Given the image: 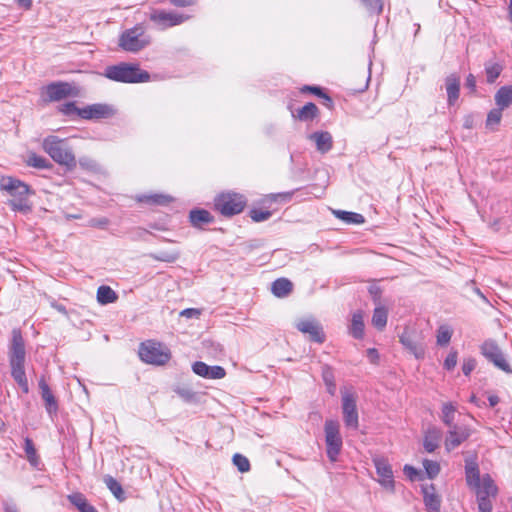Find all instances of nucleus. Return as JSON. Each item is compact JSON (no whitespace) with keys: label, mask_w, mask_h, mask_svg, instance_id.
Masks as SVG:
<instances>
[{"label":"nucleus","mask_w":512,"mask_h":512,"mask_svg":"<svg viewBox=\"0 0 512 512\" xmlns=\"http://www.w3.org/2000/svg\"><path fill=\"white\" fill-rule=\"evenodd\" d=\"M343 421L348 429L357 430L359 416L356 405V395L348 390H341Z\"/></svg>","instance_id":"obj_10"},{"label":"nucleus","mask_w":512,"mask_h":512,"mask_svg":"<svg viewBox=\"0 0 512 512\" xmlns=\"http://www.w3.org/2000/svg\"><path fill=\"white\" fill-rule=\"evenodd\" d=\"M79 512H98L96 508L89 503L86 504L84 507H80Z\"/></svg>","instance_id":"obj_61"},{"label":"nucleus","mask_w":512,"mask_h":512,"mask_svg":"<svg viewBox=\"0 0 512 512\" xmlns=\"http://www.w3.org/2000/svg\"><path fill=\"white\" fill-rule=\"evenodd\" d=\"M465 481L476 496L478 511L492 512L493 500L498 495V487L490 474H480L479 465L475 459L465 460Z\"/></svg>","instance_id":"obj_1"},{"label":"nucleus","mask_w":512,"mask_h":512,"mask_svg":"<svg viewBox=\"0 0 512 512\" xmlns=\"http://www.w3.org/2000/svg\"><path fill=\"white\" fill-rule=\"evenodd\" d=\"M502 110L500 107L492 109L487 116L486 125L489 128H494L497 126L502 118Z\"/></svg>","instance_id":"obj_41"},{"label":"nucleus","mask_w":512,"mask_h":512,"mask_svg":"<svg viewBox=\"0 0 512 512\" xmlns=\"http://www.w3.org/2000/svg\"><path fill=\"white\" fill-rule=\"evenodd\" d=\"M302 91H309L325 100V105L327 107L332 106V99L329 97L320 87L317 86H304Z\"/></svg>","instance_id":"obj_44"},{"label":"nucleus","mask_w":512,"mask_h":512,"mask_svg":"<svg viewBox=\"0 0 512 512\" xmlns=\"http://www.w3.org/2000/svg\"><path fill=\"white\" fill-rule=\"evenodd\" d=\"M292 197V193H278L269 195V199L271 201H278L279 199L282 201H289Z\"/></svg>","instance_id":"obj_54"},{"label":"nucleus","mask_w":512,"mask_h":512,"mask_svg":"<svg viewBox=\"0 0 512 512\" xmlns=\"http://www.w3.org/2000/svg\"><path fill=\"white\" fill-rule=\"evenodd\" d=\"M466 87L469 88L472 92L476 89V79L472 74H469L466 78Z\"/></svg>","instance_id":"obj_57"},{"label":"nucleus","mask_w":512,"mask_h":512,"mask_svg":"<svg viewBox=\"0 0 512 512\" xmlns=\"http://www.w3.org/2000/svg\"><path fill=\"white\" fill-rule=\"evenodd\" d=\"M24 450L27 455V459L30 464L36 467L39 463V458L36 453V449L33 441L30 438H26L24 441Z\"/></svg>","instance_id":"obj_36"},{"label":"nucleus","mask_w":512,"mask_h":512,"mask_svg":"<svg viewBox=\"0 0 512 512\" xmlns=\"http://www.w3.org/2000/svg\"><path fill=\"white\" fill-rule=\"evenodd\" d=\"M293 285L287 278H279L272 283L271 291L277 297H286L292 291Z\"/></svg>","instance_id":"obj_27"},{"label":"nucleus","mask_w":512,"mask_h":512,"mask_svg":"<svg viewBox=\"0 0 512 512\" xmlns=\"http://www.w3.org/2000/svg\"><path fill=\"white\" fill-rule=\"evenodd\" d=\"M324 432L327 457L331 462H335L338 459L343 444L339 422L331 419L326 420Z\"/></svg>","instance_id":"obj_8"},{"label":"nucleus","mask_w":512,"mask_h":512,"mask_svg":"<svg viewBox=\"0 0 512 512\" xmlns=\"http://www.w3.org/2000/svg\"><path fill=\"white\" fill-rule=\"evenodd\" d=\"M178 394L186 399H189L192 396V393L187 389H179Z\"/></svg>","instance_id":"obj_64"},{"label":"nucleus","mask_w":512,"mask_h":512,"mask_svg":"<svg viewBox=\"0 0 512 512\" xmlns=\"http://www.w3.org/2000/svg\"><path fill=\"white\" fill-rule=\"evenodd\" d=\"M369 293L372 295L375 303H378L381 297V289L376 285H371L369 287Z\"/></svg>","instance_id":"obj_55"},{"label":"nucleus","mask_w":512,"mask_h":512,"mask_svg":"<svg viewBox=\"0 0 512 512\" xmlns=\"http://www.w3.org/2000/svg\"><path fill=\"white\" fill-rule=\"evenodd\" d=\"M27 164L38 169H47L50 167L49 161L35 153L31 154L27 160Z\"/></svg>","instance_id":"obj_38"},{"label":"nucleus","mask_w":512,"mask_h":512,"mask_svg":"<svg viewBox=\"0 0 512 512\" xmlns=\"http://www.w3.org/2000/svg\"><path fill=\"white\" fill-rule=\"evenodd\" d=\"M476 360L474 358H466L462 364V371L465 376H469L476 367Z\"/></svg>","instance_id":"obj_49"},{"label":"nucleus","mask_w":512,"mask_h":512,"mask_svg":"<svg viewBox=\"0 0 512 512\" xmlns=\"http://www.w3.org/2000/svg\"><path fill=\"white\" fill-rule=\"evenodd\" d=\"M388 319V310L384 306H377L373 311L372 324L378 330L386 327Z\"/></svg>","instance_id":"obj_30"},{"label":"nucleus","mask_w":512,"mask_h":512,"mask_svg":"<svg viewBox=\"0 0 512 512\" xmlns=\"http://www.w3.org/2000/svg\"><path fill=\"white\" fill-rule=\"evenodd\" d=\"M369 13L380 14L383 10V0H360Z\"/></svg>","instance_id":"obj_39"},{"label":"nucleus","mask_w":512,"mask_h":512,"mask_svg":"<svg viewBox=\"0 0 512 512\" xmlns=\"http://www.w3.org/2000/svg\"><path fill=\"white\" fill-rule=\"evenodd\" d=\"M364 328L363 314L361 311H357L352 315L349 332L355 339H362L364 337Z\"/></svg>","instance_id":"obj_25"},{"label":"nucleus","mask_w":512,"mask_h":512,"mask_svg":"<svg viewBox=\"0 0 512 512\" xmlns=\"http://www.w3.org/2000/svg\"><path fill=\"white\" fill-rule=\"evenodd\" d=\"M67 499L78 510H80V507H84L86 504H88L87 499L85 498V496L82 493H79V492L68 495Z\"/></svg>","instance_id":"obj_47"},{"label":"nucleus","mask_w":512,"mask_h":512,"mask_svg":"<svg viewBox=\"0 0 512 512\" xmlns=\"http://www.w3.org/2000/svg\"><path fill=\"white\" fill-rule=\"evenodd\" d=\"M448 104L453 105L459 98L460 79L455 74H451L445 79Z\"/></svg>","instance_id":"obj_24"},{"label":"nucleus","mask_w":512,"mask_h":512,"mask_svg":"<svg viewBox=\"0 0 512 512\" xmlns=\"http://www.w3.org/2000/svg\"><path fill=\"white\" fill-rule=\"evenodd\" d=\"M79 165L89 171H94L97 168V164L94 160L88 157H81L79 159Z\"/></svg>","instance_id":"obj_51"},{"label":"nucleus","mask_w":512,"mask_h":512,"mask_svg":"<svg viewBox=\"0 0 512 512\" xmlns=\"http://www.w3.org/2000/svg\"><path fill=\"white\" fill-rule=\"evenodd\" d=\"M489 405L495 407L499 403V397L496 395H490L488 397Z\"/></svg>","instance_id":"obj_62"},{"label":"nucleus","mask_w":512,"mask_h":512,"mask_svg":"<svg viewBox=\"0 0 512 512\" xmlns=\"http://www.w3.org/2000/svg\"><path fill=\"white\" fill-rule=\"evenodd\" d=\"M296 328L303 334H308L311 341L322 344L325 341V333L321 324L315 319H301L296 323Z\"/></svg>","instance_id":"obj_15"},{"label":"nucleus","mask_w":512,"mask_h":512,"mask_svg":"<svg viewBox=\"0 0 512 512\" xmlns=\"http://www.w3.org/2000/svg\"><path fill=\"white\" fill-rule=\"evenodd\" d=\"M103 75L109 80L122 83H143L150 80V74L140 69L139 65L121 62L107 66Z\"/></svg>","instance_id":"obj_5"},{"label":"nucleus","mask_w":512,"mask_h":512,"mask_svg":"<svg viewBox=\"0 0 512 512\" xmlns=\"http://www.w3.org/2000/svg\"><path fill=\"white\" fill-rule=\"evenodd\" d=\"M367 356L372 363H376L379 359L378 351L375 348H369L367 350Z\"/></svg>","instance_id":"obj_58"},{"label":"nucleus","mask_w":512,"mask_h":512,"mask_svg":"<svg viewBox=\"0 0 512 512\" xmlns=\"http://www.w3.org/2000/svg\"><path fill=\"white\" fill-rule=\"evenodd\" d=\"M193 372L207 379H221L225 376V369L221 366H208L206 363L197 361L192 366Z\"/></svg>","instance_id":"obj_20"},{"label":"nucleus","mask_w":512,"mask_h":512,"mask_svg":"<svg viewBox=\"0 0 512 512\" xmlns=\"http://www.w3.org/2000/svg\"><path fill=\"white\" fill-rule=\"evenodd\" d=\"M233 463L242 473L248 472L250 470V462L248 458L241 454H235L233 456Z\"/></svg>","instance_id":"obj_43"},{"label":"nucleus","mask_w":512,"mask_h":512,"mask_svg":"<svg viewBox=\"0 0 512 512\" xmlns=\"http://www.w3.org/2000/svg\"><path fill=\"white\" fill-rule=\"evenodd\" d=\"M139 201L156 205H164L170 203L172 201V197L164 194H151L140 197Z\"/></svg>","instance_id":"obj_35"},{"label":"nucleus","mask_w":512,"mask_h":512,"mask_svg":"<svg viewBox=\"0 0 512 512\" xmlns=\"http://www.w3.org/2000/svg\"><path fill=\"white\" fill-rule=\"evenodd\" d=\"M104 483L118 500L123 501L125 499L122 486L115 478L107 475L104 477Z\"/></svg>","instance_id":"obj_33"},{"label":"nucleus","mask_w":512,"mask_h":512,"mask_svg":"<svg viewBox=\"0 0 512 512\" xmlns=\"http://www.w3.org/2000/svg\"><path fill=\"white\" fill-rule=\"evenodd\" d=\"M377 475L379 476V483L390 492H394L395 482L393 479V471L389 462L383 457H376L373 459Z\"/></svg>","instance_id":"obj_14"},{"label":"nucleus","mask_w":512,"mask_h":512,"mask_svg":"<svg viewBox=\"0 0 512 512\" xmlns=\"http://www.w3.org/2000/svg\"><path fill=\"white\" fill-rule=\"evenodd\" d=\"M457 357H458V354L456 351H451L445 361H444V368L447 369V370H452L456 364H457Z\"/></svg>","instance_id":"obj_50"},{"label":"nucleus","mask_w":512,"mask_h":512,"mask_svg":"<svg viewBox=\"0 0 512 512\" xmlns=\"http://www.w3.org/2000/svg\"><path fill=\"white\" fill-rule=\"evenodd\" d=\"M471 435L470 429L465 425H453L449 427L445 439V447L451 451L466 441Z\"/></svg>","instance_id":"obj_16"},{"label":"nucleus","mask_w":512,"mask_h":512,"mask_svg":"<svg viewBox=\"0 0 512 512\" xmlns=\"http://www.w3.org/2000/svg\"><path fill=\"white\" fill-rule=\"evenodd\" d=\"M322 379L325 386L335 382L334 370L331 366L327 364L322 366Z\"/></svg>","instance_id":"obj_48"},{"label":"nucleus","mask_w":512,"mask_h":512,"mask_svg":"<svg viewBox=\"0 0 512 512\" xmlns=\"http://www.w3.org/2000/svg\"><path fill=\"white\" fill-rule=\"evenodd\" d=\"M115 109L108 104H92L82 108L79 111V116L83 119H104L114 116Z\"/></svg>","instance_id":"obj_17"},{"label":"nucleus","mask_w":512,"mask_h":512,"mask_svg":"<svg viewBox=\"0 0 512 512\" xmlns=\"http://www.w3.org/2000/svg\"><path fill=\"white\" fill-rule=\"evenodd\" d=\"M451 336L452 331L448 326H440L437 331V344L440 346L447 345L451 340Z\"/></svg>","instance_id":"obj_40"},{"label":"nucleus","mask_w":512,"mask_h":512,"mask_svg":"<svg viewBox=\"0 0 512 512\" xmlns=\"http://www.w3.org/2000/svg\"><path fill=\"white\" fill-rule=\"evenodd\" d=\"M495 102L501 109L512 104V86L501 87L495 94Z\"/></svg>","instance_id":"obj_28"},{"label":"nucleus","mask_w":512,"mask_h":512,"mask_svg":"<svg viewBox=\"0 0 512 512\" xmlns=\"http://www.w3.org/2000/svg\"><path fill=\"white\" fill-rule=\"evenodd\" d=\"M49 101H60L73 95V88L67 82H53L46 86Z\"/></svg>","instance_id":"obj_18"},{"label":"nucleus","mask_w":512,"mask_h":512,"mask_svg":"<svg viewBox=\"0 0 512 512\" xmlns=\"http://www.w3.org/2000/svg\"><path fill=\"white\" fill-rule=\"evenodd\" d=\"M246 200L238 193H224L215 199L216 209L225 216H233L243 211Z\"/></svg>","instance_id":"obj_9"},{"label":"nucleus","mask_w":512,"mask_h":512,"mask_svg":"<svg viewBox=\"0 0 512 512\" xmlns=\"http://www.w3.org/2000/svg\"><path fill=\"white\" fill-rule=\"evenodd\" d=\"M142 361L153 365H164L171 357L170 350L162 343L147 341L142 343L139 349Z\"/></svg>","instance_id":"obj_7"},{"label":"nucleus","mask_w":512,"mask_h":512,"mask_svg":"<svg viewBox=\"0 0 512 512\" xmlns=\"http://www.w3.org/2000/svg\"><path fill=\"white\" fill-rule=\"evenodd\" d=\"M189 219L193 226L200 227L203 224L211 223L213 216L207 210L194 209L190 211Z\"/></svg>","instance_id":"obj_26"},{"label":"nucleus","mask_w":512,"mask_h":512,"mask_svg":"<svg viewBox=\"0 0 512 512\" xmlns=\"http://www.w3.org/2000/svg\"><path fill=\"white\" fill-rule=\"evenodd\" d=\"M423 466L430 479L435 478L440 472V465L436 461L425 459Z\"/></svg>","instance_id":"obj_42"},{"label":"nucleus","mask_w":512,"mask_h":512,"mask_svg":"<svg viewBox=\"0 0 512 512\" xmlns=\"http://www.w3.org/2000/svg\"><path fill=\"white\" fill-rule=\"evenodd\" d=\"M201 312L198 309L195 308H187L180 312V316L186 317V318H198L200 316Z\"/></svg>","instance_id":"obj_53"},{"label":"nucleus","mask_w":512,"mask_h":512,"mask_svg":"<svg viewBox=\"0 0 512 512\" xmlns=\"http://www.w3.org/2000/svg\"><path fill=\"white\" fill-rule=\"evenodd\" d=\"M456 407L452 403H445L442 407V421L448 426H453Z\"/></svg>","instance_id":"obj_37"},{"label":"nucleus","mask_w":512,"mask_h":512,"mask_svg":"<svg viewBox=\"0 0 512 512\" xmlns=\"http://www.w3.org/2000/svg\"><path fill=\"white\" fill-rule=\"evenodd\" d=\"M334 215L346 223H353V224H362L364 223L365 219L363 215L355 212H348V211H342V210H335L333 211Z\"/></svg>","instance_id":"obj_32"},{"label":"nucleus","mask_w":512,"mask_h":512,"mask_svg":"<svg viewBox=\"0 0 512 512\" xmlns=\"http://www.w3.org/2000/svg\"><path fill=\"white\" fill-rule=\"evenodd\" d=\"M481 353L501 371L507 374L512 373L510 364L507 362L503 352L494 341H485L481 346Z\"/></svg>","instance_id":"obj_12"},{"label":"nucleus","mask_w":512,"mask_h":512,"mask_svg":"<svg viewBox=\"0 0 512 512\" xmlns=\"http://www.w3.org/2000/svg\"><path fill=\"white\" fill-rule=\"evenodd\" d=\"M318 113V107L314 103L308 102L298 110L297 118L301 121H309L313 120L318 115Z\"/></svg>","instance_id":"obj_31"},{"label":"nucleus","mask_w":512,"mask_h":512,"mask_svg":"<svg viewBox=\"0 0 512 512\" xmlns=\"http://www.w3.org/2000/svg\"><path fill=\"white\" fill-rule=\"evenodd\" d=\"M249 215L254 222H262L268 220L271 217L272 213L268 210L255 208L250 210Z\"/></svg>","instance_id":"obj_46"},{"label":"nucleus","mask_w":512,"mask_h":512,"mask_svg":"<svg viewBox=\"0 0 512 512\" xmlns=\"http://www.w3.org/2000/svg\"><path fill=\"white\" fill-rule=\"evenodd\" d=\"M81 109H78L75 105V102H68L62 105L61 111L66 115H72L77 113L79 115V111Z\"/></svg>","instance_id":"obj_52"},{"label":"nucleus","mask_w":512,"mask_h":512,"mask_svg":"<svg viewBox=\"0 0 512 512\" xmlns=\"http://www.w3.org/2000/svg\"><path fill=\"white\" fill-rule=\"evenodd\" d=\"M0 190L7 192L12 197L8 201L12 210L24 213L31 211L28 201L31 190L26 183L11 176H3L0 178Z\"/></svg>","instance_id":"obj_3"},{"label":"nucleus","mask_w":512,"mask_h":512,"mask_svg":"<svg viewBox=\"0 0 512 512\" xmlns=\"http://www.w3.org/2000/svg\"><path fill=\"white\" fill-rule=\"evenodd\" d=\"M327 392L334 396L336 393V382L326 385Z\"/></svg>","instance_id":"obj_63"},{"label":"nucleus","mask_w":512,"mask_h":512,"mask_svg":"<svg viewBox=\"0 0 512 512\" xmlns=\"http://www.w3.org/2000/svg\"><path fill=\"white\" fill-rule=\"evenodd\" d=\"M11 376L23 393H29V384L24 368L26 359L25 341L19 329L12 330V338L8 350Z\"/></svg>","instance_id":"obj_2"},{"label":"nucleus","mask_w":512,"mask_h":512,"mask_svg":"<svg viewBox=\"0 0 512 512\" xmlns=\"http://www.w3.org/2000/svg\"><path fill=\"white\" fill-rule=\"evenodd\" d=\"M502 67L499 64H490L486 66L487 82L493 83L500 75Z\"/></svg>","instance_id":"obj_45"},{"label":"nucleus","mask_w":512,"mask_h":512,"mask_svg":"<svg viewBox=\"0 0 512 512\" xmlns=\"http://www.w3.org/2000/svg\"><path fill=\"white\" fill-rule=\"evenodd\" d=\"M442 439V432L437 427H431L427 430L424 437V448L427 452H434Z\"/></svg>","instance_id":"obj_23"},{"label":"nucleus","mask_w":512,"mask_h":512,"mask_svg":"<svg viewBox=\"0 0 512 512\" xmlns=\"http://www.w3.org/2000/svg\"><path fill=\"white\" fill-rule=\"evenodd\" d=\"M174 6L187 7L191 4L189 0H169Z\"/></svg>","instance_id":"obj_59"},{"label":"nucleus","mask_w":512,"mask_h":512,"mask_svg":"<svg viewBox=\"0 0 512 512\" xmlns=\"http://www.w3.org/2000/svg\"><path fill=\"white\" fill-rule=\"evenodd\" d=\"M424 503L428 512H440L441 499L435 491L434 485L422 487Z\"/></svg>","instance_id":"obj_22"},{"label":"nucleus","mask_w":512,"mask_h":512,"mask_svg":"<svg viewBox=\"0 0 512 512\" xmlns=\"http://www.w3.org/2000/svg\"><path fill=\"white\" fill-rule=\"evenodd\" d=\"M189 18V15H184L173 11L167 12L160 9H154L149 14L150 21L153 22L154 25L161 30L180 25L187 21Z\"/></svg>","instance_id":"obj_11"},{"label":"nucleus","mask_w":512,"mask_h":512,"mask_svg":"<svg viewBox=\"0 0 512 512\" xmlns=\"http://www.w3.org/2000/svg\"><path fill=\"white\" fill-rule=\"evenodd\" d=\"M15 1L17 2V4L20 7L24 8L26 10H28L32 7V0H15Z\"/></svg>","instance_id":"obj_60"},{"label":"nucleus","mask_w":512,"mask_h":512,"mask_svg":"<svg viewBox=\"0 0 512 512\" xmlns=\"http://www.w3.org/2000/svg\"><path fill=\"white\" fill-rule=\"evenodd\" d=\"M38 386H39L41 397L45 403V409H46L47 413L50 416L56 414L58 411V402H57L54 394L52 393L48 383L46 382L44 376H42L39 379Z\"/></svg>","instance_id":"obj_19"},{"label":"nucleus","mask_w":512,"mask_h":512,"mask_svg":"<svg viewBox=\"0 0 512 512\" xmlns=\"http://www.w3.org/2000/svg\"><path fill=\"white\" fill-rule=\"evenodd\" d=\"M149 256L157 261L173 263L175 262L179 256V251H161L159 253H151Z\"/></svg>","instance_id":"obj_34"},{"label":"nucleus","mask_w":512,"mask_h":512,"mask_svg":"<svg viewBox=\"0 0 512 512\" xmlns=\"http://www.w3.org/2000/svg\"><path fill=\"white\" fill-rule=\"evenodd\" d=\"M400 343L417 359L424 358L425 346L415 330L404 329L399 336Z\"/></svg>","instance_id":"obj_13"},{"label":"nucleus","mask_w":512,"mask_h":512,"mask_svg":"<svg viewBox=\"0 0 512 512\" xmlns=\"http://www.w3.org/2000/svg\"><path fill=\"white\" fill-rule=\"evenodd\" d=\"M42 148L59 165L65 166L69 170L76 167V157L66 139L49 135L43 140Z\"/></svg>","instance_id":"obj_4"},{"label":"nucleus","mask_w":512,"mask_h":512,"mask_svg":"<svg viewBox=\"0 0 512 512\" xmlns=\"http://www.w3.org/2000/svg\"><path fill=\"white\" fill-rule=\"evenodd\" d=\"M151 43V37L145 33L142 25H136L125 30L119 38V46L127 51L136 53L146 48Z\"/></svg>","instance_id":"obj_6"},{"label":"nucleus","mask_w":512,"mask_h":512,"mask_svg":"<svg viewBox=\"0 0 512 512\" xmlns=\"http://www.w3.org/2000/svg\"><path fill=\"white\" fill-rule=\"evenodd\" d=\"M309 139L314 141L317 150L325 154L333 147L332 135L327 131H317L309 135Z\"/></svg>","instance_id":"obj_21"},{"label":"nucleus","mask_w":512,"mask_h":512,"mask_svg":"<svg viewBox=\"0 0 512 512\" xmlns=\"http://www.w3.org/2000/svg\"><path fill=\"white\" fill-rule=\"evenodd\" d=\"M118 299L116 292L109 286L102 285L97 290V301L102 305L114 303Z\"/></svg>","instance_id":"obj_29"},{"label":"nucleus","mask_w":512,"mask_h":512,"mask_svg":"<svg viewBox=\"0 0 512 512\" xmlns=\"http://www.w3.org/2000/svg\"><path fill=\"white\" fill-rule=\"evenodd\" d=\"M404 472L407 475V477H409V479H411V480H414L415 477L418 475L417 469H415L414 467H412L410 465L404 466Z\"/></svg>","instance_id":"obj_56"}]
</instances>
